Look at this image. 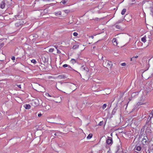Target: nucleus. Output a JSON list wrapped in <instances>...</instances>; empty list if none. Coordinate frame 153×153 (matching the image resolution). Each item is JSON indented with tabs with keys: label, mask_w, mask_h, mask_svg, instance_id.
<instances>
[{
	"label": "nucleus",
	"mask_w": 153,
	"mask_h": 153,
	"mask_svg": "<svg viewBox=\"0 0 153 153\" xmlns=\"http://www.w3.org/2000/svg\"><path fill=\"white\" fill-rule=\"evenodd\" d=\"M15 57L14 56H13L11 58V59L12 60H14L15 59Z\"/></svg>",
	"instance_id": "nucleus-39"
},
{
	"label": "nucleus",
	"mask_w": 153,
	"mask_h": 153,
	"mask_svg": "<svg viewBox=\"0 0 153 153\" xmlns=\"http://www.w3.org/2000/svg\"><path fill=\"white\" fill-rule=\"evenodd\" d=\"M68 68H70L71 70H72V71H75V72H77V71L75 70H74V69H73L69 65H68Z\"/></svg>",
	"instance_id": "nucleus-29"
},
{
	"label": "nucleus",
	"mask_w": 153,
	"mask_h": 153,
	"mask_svg": "<svg viewBox=\"0 0 153 153\" xmlns=\"http://www.w3.org/2000/svg\"><path fill=\"white\" fill-rule=\"evenodd\" d=\"M24 24H26L24 21L22 20H21L16 23L15 24V25L16 27H22V25Z\"/></svg>",
	"instance_id": "nucleus-3"
},
{
	"label": "nucleus",
	"mask_w": 153,
	"mask_h": 153,
	"mask_svg": "<svg viewBox=\"0 0 153 153\" xmlns=\"http://www.w3.org/2000/svg\"><path fill=\"white\" fill-rule=\"evenodd\" d=\"M54 135H56V133H55V134H54Z\"/></svg>",
	"instance_id": "nucleus-51"
},
{
	"label": "nucleus",
	"mask_w": 153,
	"mask_h": 153,
	"mask_svg": "<svg viewBox=\"0 0 153 153\" xmlns=\"http://www.w3.org/2000/svg\"><path fill=\"white\" fill-rule=\"evenodd\" d=\"M59 77H60L61 79H65V76L64 75H59Z\"/></svg>",
	"instance_id": "nucleus-31"
},
{
	"label": "nucleus",
	"mask_w": 153,
	"mask_h": 153,
	"mask_svg": "<svg viewBox=\"0 0 153 153\" xmlns=\"http://www.w3.org/2000/svg\"><path fill=\"white\" fill-rule=\"evenodd\" d=\"M117 149L116 153H123L122 150L120 146L118 145L117 146Z\"/></svg>",
	"instance_id": "nucleus-7"
},
{
	"label": "nucleus",
	"mask_w": 153,
	"mask_h": 153,
	"mask_svg": "<svg viewBox=\"0 0 153 153\" xmlns=\"http://www.w3.org/2000/svg\"><path fill=\"white\" fill-rule=\"evenodd\" d=\"M103 56H102L101 57V59H102V60L103 59Z\"/></svg>",
	"instance_id": "nucleus-45"
},
{
	"label": "nucleus",
	"mask_w": 153,
	"mask_h": 153,
	"mask_svg": "<svg viewBox=\"0 0 153 153\" xmlns=\"http://www.w3.org/2000/svg\"><path fill=\"white\" fill-rule=\"evenodd\" d=\"M71 63L74 64L76 62V60L74 59H72L71 60Z\"/></svg>",
	"instance_id": "nucleus-20"
},
{
	"label": "nucleus",
	"mask_w": 153,
	"mask_h": 153,
	"mask_svg": "<svg viewBox=\"0 0 153 153\" xmlns=\"http://www.w3.org/2000/svg\"><path fill=\"white\" fill-rule=\"evenodd\" d=\"M4 45V43H0V46H1L0 47H1V48Z\"/></svg>",
	"instance_id": "nucleus-37"
},
{
	"label": "nucleus",
	"mask_w": 153,
	"mask_h": 153,
	"mask_svg": "<svg viewBox=\"0 0 153 153\" xmlns=\"http://www.w3.org/2000/svg\"><path fill=\"white\" fill-rule=\"evenodd\" d=\"M31 62L32 63H33L34 64H35L36 63V61L35 59H33L31 60Z\"/></svg>",
	"instance_id": "nucleus-25"
},
{
	"label": "nucleus",
	"mask_w": 153,
	"mask_h": 153,
	"mask_svg": "<svg viewBox=\"0 0 153 153\" xmlns=\"http://www.w3.org/2000/svg\"><path fill=\"white\" fill-rule=\"evenodd\" d=\"M73 35L75 36H76L78 35V33H77L75 32L73 33Z\"/></svg>",
	"instance_id": "nucleus-34"
},
{
	"label": "nucleus",
	"mask_w": 153,
	"mask_h": 153,
	"mask_svg": "<svg viewBox=\"0 0 153 153\" xmlns=\"http://www.w3.org/2000/svg\"><path fill=\"white\" fill-rule=\"evenodd\" d=\"M68 0H62V1L60 2V3H62V4H65L68 1Z\"/></svg>",
	"instance_id": "nucleus-23"
},
{
	"label": "nucleus",
	"mask_w": 153,
	"mask_h": 153,
	"mask_svg": "<svg viewBox=\"0 0 153 153\" xmlns=\"http://www.w3.org/2000/svg\"><path fill=\"white\" fill-rule=\"evenodd\" d=\"M103 122L102 121H100V122L98 124V125L99 126H102L103 125Z\"/></svg>",
	"instance_id": "nucleus-33"
},
{
	"label": "nucleus",
	"mask_w": 153,
	"mask_h": 153,
	"mask_svg": "<svg viewBox=\"0 0 153 153\" xmlns=\"http://www.w3.org/2000/svg\"><path fill=\"white\" fill-rule=\"evenodd\" d=\"M149 117H150V118H152L153 117V110L151 112V113L150 114Z\"/></svg>",
	"instance_id": "nucleus-24"
},
{
	"label": "nucleus",
	"mask_w": 153,
	"mask_h": 153,
	"mask_svg": "<svg viewBox=\"0 0 153 153\" xmlns=\"http://www.w3.org/2000/svg\"><path fill=\"white\" fill-rule=\"evenodd\" d=\"M79 45H75L73 46V49H76L78 48Z\"/></svg>",
	"instance_id": "nucleus-18"
},
{
	"label": "nucleus",
	"mask_w": 153,
	"mask_h": 153,
	"mask_svg": "<svg viewBox=\"0 0 153 153\" xmlns=\"http://www.w3.org/2000/svg\"><path fill=\"white\" fill-rule=\"evenodd\" d=\"M24 107L26 109H29L30 108V105L29 104H26L24 105Z\"/></svg>",
	"instance_id": "nucleus-13"
},
{
	"label": "nucleus",
	"mask_w": 153,
	"mask_h": 153,
	"mask_svg": "<svg viewBox=\"0 0 153 153\" xmlns=\"http://www.w3.org/2000/svg\"><path fill=\"white\" fill-rule=\"evenodd\" d=\"M54 47L56 49H57V46L56 45H54Z\"/></svg>",
	"instance_id": "nucleus-42"
},
{
	"label": "nucleus",
	"mask_w": 153,
	"mask_h": 153,
	"mask_svg": "<svg viewBox=\"0 0 153 153\" xmlns=\"http://www.w3.org/2000/svg\"><path fill=\"white\" fill-rule=\"evenodd\" d=\"M80 69L82 71H85L87 72H88L89 70L88 68L85 65H83L81 66Z\"/></svg>",
	"instance_id": "nucleus-6"
},
{
	"label": "nucleus",
	"mask_w": 153,
	"mask_h": 153,
	"mask_svg": "<svg viewBox=\"0 0 153 153\" xmlns=\"http://www.w3.org/2000/svg\"><path fill=\"white\" fill-rule=\"evenodd\" d=\"M126 65V64L125 63H123L121 64V65L122 66H125Z\"/></svg>",
	"instance_id": "nucleus-38"
},
{
	"label": "nucleus",
	"mask_w": 153,
	"mask_h": 153,
	"mask_svg": "<svg viewBox=\"0 0 153 153\" xmlns=\"http://www.w3.org/2000/svg\"><path fill=\"white\" fill-rule=\"evenodd\" d=\"M68 65L66 64H64L63 65L62 67L64 68L68 67Z\"/></svg>",
	"instance_id": "nucleus-35"
},
{
	"label": "nucleus",
	"mask_w": 153,
	"mask_h": 153,
	"mask_svg": "<svg viewBox=\"0 0 153 153\" xmlns=\"http://www.w3.org/2000/svg\"><path fill=\"white\" fill-rule=\"evenodd\" d=\"M151 12L152 13L151 15L153 17V8H151Z\"/></svg>",
	"instance_id": "nucleus-36"
},
{
	"label": "nucleus",
	"mask_w": 153,
	"mask_h": 153,
	"mask_svg": "<svg viewBox=\"0 0 153 153\" xmlns=\"http://www.w3.org/2000/svg\"><path fill=\"white\" fill-rule=\"evenodd\" d=\"M131 61H133V62H135L136 61V59L135 58V57H133L131 58Z\"/></svg>",
	"instance_id": "nucleus-21"
},
{
	"label": "nucleus",
	"mask_w": 153,
	"mask_h": 153,
	"mask_svg": "<svg viewBox=\"0 0 153 153\" xmlns=\"http://www.w3.org/2000/svg\"><path fill=\"white\" fill-rule=\"evenodd\" d=\"M123 20V19L119 20L116 23V24H118L120 23H121Z\"/></svg>",
	"instance_id": "nucleus-22"
},
{
	"label": "nucleus",
	"mask_w": 153,
	"mask_h": 153,
	"mask_svg": "<svg viewBox=\"0 0 153 153\" xmlns=\"http://www.w3.org/2000/svg\"><path fill=\"white\" fill-rule=\"evenodd\" d=\"M107 105L106 104H104L102 106V108L103 109H104L106 107Z\"/></svg>",
	"instance_id": "nucleus-27"
},
{
	"label": "nucleus",
	"mask_w": 153,
	"mask_h": 153,
	"mask_svg": "<svg viewBox=\"0 0 153 153\" xmlns=\"http://www.w3.org/2000/svg\"><path fill=\"white\" fill-rule=\"evenodd\" d=\"M134 149L135 150H137V151H140L142 149V147L136 145L135 146Z\"/></svg>",
	"instance_id": "nucleus-10"
},
{
	"label": "nucleus",
	"mask_w": 153,
	"mask_h": 153,
	"mask_svg": "<svg viewBox=\"0 0 153 153\" xmlns=\"http://www.w3.org/2000/svg\"><path fill=\"white\" fill-rule=\"evenodd\" d=\"M131 0V1L133 2L134 1H135V0Z\"/></svg>",
	"instance_id": "nucleus-46"
},
{
	"label": "nucleus",
	"mask_w": 153,
	"mask_h": 153,
	"mask_svg": "<svg viewBox=\"0 0 153 153\" xmlns=\"http://www.w3.org/2000/svg\"><path fill=\"white\" fill-rule=\"evenodd\" d=\"M45 95L46 96H48V97H54L53 96H51L48 93H46L45 94Z\"/></svg>",
	"instance_id": "nucleus-28"
},
{
	"label": "nucleus",
	"mask_w": 153,
	"mask_h": 153,
	"mask_svg": "<svg viewBox=\"0 0 153 153\" xmlns=\"http://www.w3.org/2000/svg\"><path fill=\"white\" fill-rule=\"evenodd\" d=\"M115 27L117 29H121V27L118 25H115Z\"/></svg>",
	"instance_id": "nucleus-26"
},
{
	"label": "nucleus",
	"mask_w": 153,
	"mask_h": 153,
	"mask_svg": "<svg viewBox=\"0 0 153 153\" xmlns=\"http://www.w3.org/2000/svg\"><path fill=\"white\" fill-rule=\"evenodd\" d=\"M93 36H91V38L92 39L93 38Z\"/></svg>",
	"instance_id": "nucleus-47"
},
{
	"label": "nucleus",
	"mask_w": 153,
	"mask_h": 153,
	"mask_svg": "<svg viewBox=\"0 0 153 153\" xmlns=\"http://www.w3.org/2000/svg\"><path fill=\"white\" fill-rule=\"evenodd\" d=\"M17 86L19 88H21V85L19 84V85H17Z\"/></svg>",
	"instance_id": "nucleus-41"
},
{
	"label": "nucleus",
	"mask_w": 153,
	"mask_h": 153,
	"mask_svg": "<svg viewBox=\"0 0 153 153\" xmlns=\"http://www.w3.org/2000/svg\"><path fill=\"white\" fill-rule=\"evenodd\" d=\"M55 14L56 16L61 15L62 14V13L61 11H59V12H55Z\"/></svg>",
	"instance_id": "nucleus-19"
},
{
	"label": "nucleus",
	"mask_w": 153,
	"mask_h": 153,
	"mask_svg": "<svg viewBox=\"0 0 153 153\" xmlns=\"http://www.w3.org/2000/svg\"><path fill=\"white\" fill-rule=\"evenodd\" d=\"M77 72L79 74H80V76H81V74H80V73L79 72Z\"/></svg>",
	"instance_id": "nucleus-49"
},
{
	"label": "nucleus",
	"mask_w": 153,
	"mask_h": 153,
	"mask_svg": "<svg viewBox=\"0 0 153 153\" xmlns=\"http://www.w3.org/2000/svg\"><path fill=\"white\" fill-rule=\"evenodd\" d=\"M64 11L66 13H68L70 12V10H64Z\"/></svg>",
	"instance_id": "nucleus-32"
},
{
	"label": "nucleus",
	"mask_w": 153,
	"mask_h": 153,
	"mask_svg": "<svg viewBox=\"0 0 153 153\" xmlns=\"http://www.w3.org/2000/svg\"><path fill=\"white\" fill-rule=\"evenodd\" d=\"M92 134H89L87 137V139H90L92 138Z\"/></svg>",
	"instance_id": "nucleus-16"
},
{
	"label": "nucleus",
	"mask_w": 153,
	"mask_h": 153,
	"mask_svg": "<svg viewBox=\"0 0 153 153\" xmlns=\"http://www.w3.org/2000/svg\"><path fill=\"white\" fill-rule=\"evenodd\" d=\"M149 143V139L147 136H145L142 138V143L143 145H145Z\"/></svg>",
	"instance_id": "nucleus-5"
},
{
	"label": "nucleus",
	"mask_w": 153,
	"mask_h": 153,
	"mask_svg": "<svg viewBox=\"0 0 153 153\" xmlns=\"http://www.w3.org/2000/svg\"><path fill=\"white\" fill-rule=\"evenodd\" d=\"M146 36H145L144 37H142L141 39V40L142 42L145 43L146 42Z\"/></svg>",
	"instance_id": "nucleus-14"
},
{
	"label": "nucleus",
	"mask_w": 153,
	"mask_h": 153,
	"mask_svg": "<svg viewBox=\"0 0 153 153\" xmlns=\"http://www.w3.org/2000/svg\"><path fill=\"white\" fill-rule=\"evenodd\" d=\"M5 3L4 1H2L0 3V7L2 9H3L5 8Z\"/></svg>",
	"instance_id": "nucleus-9"
},
{
	"label": "nucleus",
	"mask_w": 153,
	"mask_h": 153,
	"mask_svg": "<svg viewBox=\"0 0 153 153\" xmlns=\"http://www.w3.org/2000/svg\"><path fill=\"white\" fill-rule=\"evenodd\" d=\"M126 9L124 8V9H123V10H122L121 12V14L122 15H124L125 14V12H126Z\"/></svg>",
	"instance_id": "nucleus-17"
},
{
	"label": "nucleus",
	"mask_w": 153,
	"mask_h": 153,
	"mask_svg": "<svg viewBox=\"0 0 153 153\" xmlns=\"http://www.w3.org/2000/svg\"><path fill=\"white\" fill-rule=\"evenodd\" d=\"M54 50V48H51L49 49V51L50 52H52Z\"/></svg>",
	"instance_id": "nucleus-30"
},
{
	"label": "nucleus",
	"mask_w": 153,
	"mask_h": 153,
	"mask_svg": "<svg viewBox=\"0 0 153 153\" xmlns=\"http://www.w3.org/2000/svg\"><path fill=\"white\" fill-rule=\"evenodd\" d=\"M59 51L57 49V52H59Z\"/></svg>",
	"instance_id": "nucleus-50"
},
{
	"label": "nucleus",
	"mask_w": 153,
	"mask_h": 153,
	"mask_svg": "<svg viewBox=\"0 0 153 153\" xmlns=\"http://www.w3.org/2000/svg\"><path fill=\"white\" fill-rule=\"evenodd\" d=\"M148 37L149 39L148 41H150L153 40V34L150 32L148 35Z\"/></svg>",
	"instance_id": "nucleus-8"
},
{
	"label": "nucleus",
	"mask_w": 153,
	"mask_h": 153,
	"mask_svg": "<svg viewBox=\"0 0 153 153\" xmlns=\"http://www.w3.org/2000/svg\"><path fill=\"white\" fill-rule=\"evenodd\" d=\"M148 103L146 97L145 96H142L140 98L139 101L137 103V105L138 106L142 105H146Z\"/></svg>",
	"instance_id": "nucleus-1"
},
{
	"label": "nucleus",
	"mask_w": 153,
	"mask_h": 153,
	"mask_svg": "<svg viewBox=\"0 0 153 153\" xmlns=\"http://www.w3.org/2000/svg\"><path fill=\"white\" fill-rule=\"evenodd\" d=\"M112 133H111V135H112Z\"/></svg>",
	"instance_id": "nucleus-52"
},
{
	"label": "nucleus",
	"mask_w": 153,
	"mask_h": 153,
	"mask_svg": "<svg viewBox=\"0 0 153 153\" xmlns=\"http://www.w3.org/2000/svg\"><path fill=\"white\" fill-rule=\"evenodd\" d=\"M140 92V91H137L132 93L131 95L132 97H134L135 96L138 95Z\"/></svg>",
	"instance_id": "nucleus-12"
},
{
	"label": "nucleus",
	"mask_w": 153,
	"mask_h": 153,
	"mask_svg": "<svg viewBox=\"0 0 153 153\" xmlns=\"http://www.w3.org/2000/svg\"><path fill=\"white\" fill-rule=\"evenodd\" d=\"M106 143L107 145L111 146L113 143V140L112 137L108 136L106 140Z\"/></svg>",
	"instance_id": "nucleus-2"
},
{
	"label": "nucleus",
	"mask_w": 153,
	"mask_h": 153,
	"mask_svg": "<svg viewBox=\"0 0 153 153\" xmlns=\"http://www.w3.org/2000/svg\"><path fill=\"white\" fill-rule=\"evenodd\" d=\"M11 1L12 0H10Z\"/></svg>",
	"instance_id": "nucleus-53"
},
{
	"label": "nucleus",
	"mask_w": 153,
	"mask_h": 153,
	"mask_svg": "<svg viewBox=\"0 0 153 153\" xmlns=\"http://www.w3.org/2000/svg\"><path fill=\"white\" fill-rule=\"evenodd\" d=\"M42 115V114L41 113L39 114L38 115V116L39 117H40Z\"/></svg>",
	"instance_id": "nucleus-40"
},
{
	"label": "nucleus",
	"mask_w": 153,
	"mask_h": 153,
	"mask_svg": "<svg viewBox=\"0 0 153 153\" xmlns=\"http://www.w3.org/2000/svg\"><path fill=\"white\" fill-rule=\"evenodd\" d=\"M113 44L117 46V41L116 38H114L112 40Z\"/></svg>",
	"instance_id": "nucleus-11"
},
{
	"label": "nucleus",
	"mask_w": 153,
	"mask_h": 153,
	"mask_svg": "<svg viewBox=\"0 0 153 153\" xmlns=\"http://www.w3.org/2000/svg\"><path fill=\"white\" fill-rule=\"evenodd\" d=\"M134 57H135V58L136 59V58H137L138 57V56H134Z\"/></svg>",
	"instance_id": "nucleus-43"
},
{
	"label": "nucleus",
	"mask_w": 153,
	"mask_h": 153,
	"mask_svg": "<svg viewBox=\"0 0 153 153\" xmlns=\"http://www.w3.org/2000/svg\"><path fill=\"white\" fill-rule=\"evenodd\" d=\"M109 104H110V107H111V104L110 103H109L108 102V105H109Z\"/></svg>",
	"instance_id": "nucleus-44"
},
{
	"label": "nucleus",
	"mask_w": 153,
	"mask_h": 153,
	"mask_svg": "<svg viewBox=\"0 0 153 153\" xmlns=\"http://www.w3.org/2000/svg\"><path fill=\"white\" fill-rule=\"evenodd\" d=\"M103 65H104V66H106L108 68H111L113 65V64L111 62L108 60L106 61L103 63Z\"/></svg>",
	"instance_id": "nucleus-4"
},
{
	"label": "nucleus",
	"mask_w": 153,
	"mask_h": 153,
	"mask_svg": "<svg viewBox=\"0 0 153 153\" xmlns=\"http://www.w3.org/2000/svg\"><path fill=\"white\" fill-rule=\"evenodd\" d=\"M116 111L117 109L116 108H114L112 111L111 114L113 115H114L116 112Z\"/></svg>",
	"instance_id": "nucleus-15"
},
{
	"label": "nucleus",
	"mask_w": 153,
	"mask_h": 153,
	"mask_svg": "<svg viewBox=\"0 0 153 153\" xmlns=\"http://www.w3.org/2000/svg\"><path fill=\"white\" fill-rule=\"evenodd\" d=\"M77 72L79 74H80V76H81V74H80V73L79 72Z\"/></svg>",
	"instance_id": "nucleus-48"
}]
</instances>
